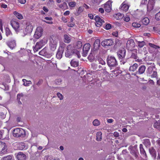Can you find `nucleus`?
Here are the masks:
<instances>
[{"instance_id": "b1692460", "label": "nucleus", "mask_w": 160, "mask_h": 160, "mask_svg": "<svg viewBox=\"0 0 160 160\" xmlns=\"http://www.w3.org/2000/svg\"><path fill=\"white\" fill-rule=\"evenodd\" d=\"M149 151L152 157L155 158L157 156V152L153 147H151L149 149Z\"/></svg>"}, {"instance_id": "a19ab883", "label": "nucleus", "mask_w": 160, "mask_h": 160, "mask_svg": "<svg viewBox=\"0 0 160 160\" xmlns=\"http://www.w3.org/2000/svg\"><path fill=\"white\" fill-rule=\"evenodd\" d=\"M82 43L81 41H78L76 43V48L77 49H80L82 47Z\"/></svg>"}, {"instance_id": "c9c22d12", "label": "nucleus", "mask_w": 160, "mask_h": 160, "mask_svg": "<svg viewBox=\"0 0 160 160\" xmlns=\"http://www.w3.org/2000/svg\"><path fill=\"white\" fill-rule=\"evenodd\" d=\"M13 14L19 19H21L23 18L22 15L16 11L14 12Z\"/></svg>"}, {"instance_id": "69168bd1", "label": "nucleus", "mask_w": 160, "mask_h": 160, "mask_svg": "<svg viewBox=\"0 0 160 160\" xmlns=\"http://www.w3.org/2000/svg\"><path fill=\"white\" fill-rule=\"evenodd\" d=\"M18 2L21 4H24L26 2V0H18Z\"/></svg>"}, {"instance_id": "f704fd0d", "label": "nucleus", "mask_w": 160, "mask_h": 160, "mask_svg": "<svg viewBox=\"0 0 160 160\" xmlns=\"http://www.w3.org/2000/svg\"><path fill=\"white\" fill-rule=\"evenodd\" d=\"M154 128L160 130V120L156 121L154 124Z\"/></svg>"}, {"instance_id": "473e14b6", "label": "nucleus", "mask_w": 160, "mask_h": 160, "mask_svg": "<svg viewBox=\"0 0 160 160\" xmlns=\"http://www.w3.org/2000/svg\"><path fill=\"white\" fill-rule=\"evenodd\" d=\"M142 22L143 24L146 25L149 22V20L148 18L145 17L142 20Z\"/></svg>"}, {"instance_id": "37998d69", "label": "nucleus", "mask_w": 160, "mask_h": 160, "mask_svg": "<svg viewBox=\"0 0 160 160\" xmlns=\"http://www.w3.org/2000/svg\"><path fill=\"white\" fill-rule=\"evenodd\" d=\"M6 35L7 36L11 35L12 33L10 29L8 28H6L5 29Z\"/></svg>"}, {"instance_id": "ddd939ff", "label": "nucleus", "mask_w": 160, "mask_h": 160, "mask_svg": "<svg viewBox=\"0 0 160 160\" xmlns=\"http://www.w3.org/2000/svg\"><path fill=\"white\" fill-rule=\"evenodd\" d=\"M129 8V6L127 2L125 1L122 3L119 8V9L126 12L128 10Z\"/></svg>"}, {"instance_id": "c85d7f7f", "label": "nucleus", "mask_w": 160, "mask_h": 160, "mask_svg": "<svg viewBox=\"0 0 160 160\" xmlns=\"http://www.w3.org/2000/svg\"><path fill=\"white\" fill-rule=\"evenodd\" d=\"M57 40L54 36L50 38V43L49 44H57Z\"/></svg>"}, {"instance_id": "052dcab7", "label": "nucleus", "mask_w": 160, "mask_h": 160, "mask_svg": "<svg viewBox=\"0 0 160 160\" xmlns=\"http://www.w3.org/2000/svg\"><path fill=\"white\" fill-rule=\"evenodd\" d=\"M157 147H158V150H160V140H158L157 142Z\"/></svg>"}, {"instance_id": "20e7f679", "label": "nucleus", "mask_w": 160, "mask_h": 160, "mask_svg": "<svg viewBox=\"0 0 160 160\" xmlns=\"http://www.w3.org/2000/svg\"><path fill=\"white\" fill-rule=\"evenodd\" d=\"M47 40L45 39H42L39 42H37L35 46L33 48V50L34 52H36L38 50L41 49L47 42Z\"/></svg>"}, {"instance_id": "393cba45", "label": "nucleus", "mask_w": 160, "mask_h": 160, "mask_svg": "<svg viewBox=\"0 0 160 160\" xmlns=\"http://www.w3.org/2000/svg\"><path fill=\"white\" fill-rule=\"evenodd\" d=\"M139 148L141 154L143 155V157L145 158H147V154L142 144H140Z\"/></svg>"}, {"instance_id": "864d4df0", "label": "nucleus", "mask_w": 160, "mask_h": 160, "mask_svg": "<svg viewBox=\"0 0 160 160\" xmlns=\"http://www.w3.org/2000/svg\"><path fill=\"white\" fill-rule=\"evenodd\" d=\"M155 19L157 20H160V12H159L155 15Z\"/></svg>"}, {"instance_id": "680f3d73", "label": "nucleus", "mask_w": 160, "mask_h": 160, "mask_svg": "<svg viewBox=\"0 0 160 160\" xmlns=\"http://www.w3.org/2000/svg\"><path fill=\"white\" fill-rule=\"evenodd\" d=\"M84 10L83 8V6L82 7H80L78 9V12H79V13L82 12Z\"/></svg>"}, {"instance_id": "c756f323", "label": "nucleus", "mask_w": 160, "mask_h": 160, "mask_svg": "<svg viewBox=\"0 0 160 160\" xmlns=\"http://www.w3.org/2000/svg\"><path fill=\"white\" fill-rule=\"evenodd\" d=\"M102 133L101 132H97L96 134V140L98 141H100L102 139Z\"/></svg>"}, {"instance_id": "774afa93", "label": "nucleus", "mask_w": 160, "mask_h": 160, "mask_svg": "<svg viewBox=\"0 0 160 160\" xmlns=\"http://www.w3.org/2000/svg\"><path fill=\"white\" fill-rule=\"evenodd\" d=\"M43 10L44 12H48V8L46 7L45 6L43 8Z\"/></svg>"}, {"instance_id": "e2e57ef3", "label": "nucleus", "mask_w": 160, "mask_h": 160, "mask_svg": "<svg viewBox=\"0 0 160 160\" xmlns=\"http://www.w3.org/2000/svg\"><path fill=\"white\" fill-rule=\"evenodd\" d=\"M124 20L126 22H128L130 20L129 17L128 16H126L124 18Z\"/></svg>"}, {"instance_id": "a211bd4d", "label": "nucleus", "mask_w": 160, "mask_h": 160, "mask_svg": "<svg viewBox=\"0 0 160 160\" xmlns=\"http://www.w3.org/2000/svg\"><path fill=\"white\" fill-rule=\"evenodd\" d=\"M155 3L154 0H149L147 4V8L148 10L151 11L153 8Z\"/></svg>"}, {"instance_id": "7c9ffc66", "label": "nucleus", "mask_w": 160, "mask_h": 160, "mask_svg": "<svg viewBox=\"0 0 160 160\" xmlns=\"http://www.w3.org/2000/svg\"><path fill=\"white\" fill-rule=\"evenodd\" d=\"M64 41L65 43H69L70 42L71 39L69 35L67 34H65L64 35Z\"/></svg>"}, {"instance_id": "bf43d9fd", "label": "nucleus", "mask_w": 160, "mask_h": 160, "mask_svg": "<svg viewBox=\"0 0 160 160\" xmlns=\"http://www.w3.org/2000/svg\"><path fill=\"white\" fill-rule=\"evenodd\" d=\"M111 28V25L110 24H108L105 26V29L107 30H109Z\"/></svg>"}, {"instance_id": "a18cd8bd", "label": "nucleus", "mask_w": 160, "mask_h": 160, "mask_svg": "<svg viewBox=\"0 0 160 160\" xmlns=\"http://www.w3.org/2000/svg\"><path fill=\"white\" fill-rule=\"evenodd\" d=\"M12 158V156L9 155L4 157L2 159H1V160H13Z\"/></svg>"}, {"instance_id": "0e129e2a", "label": "nucleus", "mask_w": 160, "mask_h": 160, "mask_svg": "<svg viewBox=\"0 0 160 160\" xmlns=\"http://www.w3.org/2000/svg\"><path fill=\"white\" fill-rule=\"evenodd\" d=\"M23 96L22 94H18L17 95V99L20 100L21 96L22 97Z\"/></svg>"}, {"instance_id": "3c124183", "label": "nucleus", "mask_w": 160, "mask_h": 160, "mask_svg": "<svg viewBox=\"0 0 160 160\" xmlns=\"http://www.w3.org/2000/svg\"><path fill=\"white\" fill-rule=\"evenodd\" d=\"M132 26L135 28H139L141 25L140 24L137 22H133L132 23Z\"/></svg>"}, {"instance_id": "423d86ee", "label": "nucleus", "mask_w": 160, "mask_h": 160, "mask_svg": "<svg viewBox=\"0 0 160 160\" xmlns=\"http://www.w3.org/2000/svg\"><path fill=\"white\" fill-rule=\"evenodd\" d=\"M65 44L64 43L61 44L59 47L58 50L56 55V57L58 59H60L62 57V54L64 51Z\"/></svg>"}, {"instance_id": "5701e85b", "label": "nucleus", "mask_w": 160, "mask_h": 160, "mask_svg": "<svg viewBox=\"0 0 160 160\" xmlns=\"http://www.w3.org/2000/svg\"><path fill=\"white\" fill-rule=\"evenodd\" d=\"M100 44V40L99 39H96L93 44V48L95 50H96L99 48Z\"/></svg>"}, {"instance_id": "f03ea898", "label": "nucleus", "mask_w": 160, "mask_h": 160, "mask_svg": "<svg viewBox=\"0 0 160 160\" xmlns=\"http://www.w3.org/2000/svg\"><path fill=\"white\" fill-rule=\"evenodd\" d=\"M13 134L15 137L23 138L26 136V132L22 128H16L13 130Z\"/></svg>"}, {"instance_id": "2f4dec72", "label": "nucleus", "mask_w": 160, "mask_h": 160, "mask_svg": "<svg viewBox=\"0 0 160 160\" xmlns=\"http://www.w3.org/2000/svg\"><path fill=\"white\" fill-rule=\"evenodd\" d=\"M138 57L137 50H133V52L132 53L131 58L134 59H136Z\"/></svg>"}, {"instance_id": "ea45409f", "label": "nucleus", "mask_w": 160, "mask_h": 160, "mask_svg": "<svg viewBox=\"0 0 160 160\" xmlns=\"http://www.w3.org/2000/svg\"><path fill=\"white\" fill-rule=\"evenodd\" d=\"M130 60V58H122V60H119L121 62V64H124L126 62H128Z\"/></svg>"}, {"instance_id": "a878e982", "label": "nucleus", "mask_w": 160, "mask_h": 160, "mask_svg": "<svg viewBox=\"0 0 160 160\" xmlns=\"http://www.w3.org/2000/svg\"><path fill=\"white\" fill-rule=\"evenodd\" d=\"M146 67L144 65L141 66L138 68V71H137V73L138 72L139 74H143L145 71Z\"/></svg>"}, {"instance_id": "7ed1b4c3", "label": "nucleus", "mask_w": 160, "mask_h": 160, "mask_svg": "<svg viewBox=\"0 0 160 160\" xmlns=\"http://www.w3.org/2000/svg\"><path fill=\"white\" fill-rule=\"evenodd\" d=\"M107 61V64L109 67H114L118 65V62L115 57L113 56H108Z\"/></svg>"}, {"instance_id": "72a5a7b5", "label": "nucleus", "mask_w": 160, "mask_h": 160, "mask_svg": "<svg viewBox=\"0 0 160 160\" xmlns=\"http://www.w3.org/2000/svg\"><path fill=\"white\" fill-rule=\"evenodd\" d=\"M70 64L73 67H77L78 66V62L75 61L73 60H72L70 62Z\"/></svg>"}, {"instance_id": "338daca9", "label": "nucleus", "mask_w": 160, "mask_h": 160, "mask_svg": "<svg viewBox=\"0 0 160 160\" xmlns=\"http://www.w3.org/2000/svg\"><path fill=\"white\" fill-rule=\"evenodd\" d=\"M1 7L4 8H7V5L4 4H2L1 5Z\"/></svg>"}, {"instance_id": "bb28decb", "label": "nucleus", "mask_w": 160, "mask_h": 160, "mask_svg": "<svg viewBox=\"0 0 160 160\" xmlns=\"http://www.w3.org/2000/svg\"><path fill=\"white\" fill-rule=\"evenodd\" d=\"M148 45L151 48H152L155 49H156L160 48V47L156 45H155L151 43H149ZM151 48H150L149 52L151 53H152L153 52L152 50H151Z\"/></svg>"}, {"instance_id": "603ef678", "label": "nucleus", "mask_w": 160, "mask_h": 160, "mask_svg": "<svg viewBox=\"0 0 160 160\" xmlns=\"http://www.w3.org/2000/svg\"><path fill=\"white\" fill-rule=\"evenodd\" d=\"M123 17V15H122L121 13H117L116 14L115 17L117 19H119L122 18Z\"/></svg>"}, {"instance_id": "2eb2a0df", "label": "nucleus", "mask_w": 160, "mask_h": 160, "mask_svg": "<svg viewBox=\"0 0 160 160\" xmlns=\"http://www.w3.org/2000/svg\"><path fill=\"white\" fill-rule=\"evenodd\" d=\"M7 150V147L4 142H0V154L5 153Z\"/></svg>"}, {"instance_id": "79ce46f5", "label": "nucleus", "mask_w": 160, "mask_h": 160, "mask_svg": "<svg viewBox=\"0 0 160 160\" xmlns=\"http://www.w3.org/2000/svg\"><path fill=\"white\" fill-rule=\"evenodd\" d=\"M155 68L154 65L150 66L148 67V73L149 74H151L153 70V68Z\"/></svg>"}, {"instance_id": "f3484780", "label": "nucleus", "mask_w": 160, "mask_h": 160, "mask_svg": "<svg viewBox=\"0 0 160 160\" xmlns=\"http://www.w3.org/2000/svg\"><path fill=\"white\" fill-rule=\"evenodd\" d=\"M112 2L111 1L109 0L105 4L104 8L105 11L107 12H110L111 10V4Z\"/></svg>"}, {"instance_id": "1a4fd4ad", "label": "nucleus", "mask_w": 160, "mask_h": 160, "mask_svg": "<svg viewBox=\"0 0 160 160\" xmlns=\"http://www.w3.org/2000/svg\"><path fill=\"white\" fill-rule=\"evenodd\" d=\"M43 29L41 27L37 28L34 35V37L36 39H39L42 35Z\"/></svg>"}, {"instance_id": "09e8293b", "label": "nucleus", "mask_w": 160, "mask_h": 160, "mask_svg": "<svg viewBox=\"0 0 160 160\" xmlns=\"http://www.w3.org/2000/svg\"><path fill=\"white\" fill-rule=\"evenodd\" d=\"M50 49L53 51H54L57 47V44H49Z\"/></svg>"}, {"instance_id": "6e6d98bb", "label": "nucleus", "mask_w": 160, "mask_h": 160, "mask_svg": "<svg viewBox=\"0 0 160 160\" xmlns=\"http://www.w3.org/2000/svg\"><path fill=\"white\" fill-rule=\"evenodd\" d=\"M148 0H142L141 2L140 6L146 5L147 3Z\"/></svg>"}, {"instance_id": "aec40b11", "label": "nucleus", "mask_w": 160, "mask_h": 160, "mask_svg": "<svg viewBox=\"0 0 160 160\" xmlns=\"http://www.w3.org/2000/svg\"><path fill=\"white\" fill-rule=\"evenodd\" d=\"M18 148L20 150H26L28 148V146L25 145L23 142L18 143L17 145Z\"/></svg>"}, {"instance_id": "c03bdc74", "label": "nucleus", "mask_w": 160, "mask_h": 160, "mask_svg": "<svg viewBox=\"0 0 160 160\" xmlns=\"http://www.w3.org/2000/svg\"><path fill=\"white\" fill-rule=\"evenodd\" d=\"M88 59L90 62H92L94 59V57L92 53H91L88 56Z\"/></svg>"}, {"instance_id": "13d9d810", "label": "nucleus", "mask_w": 160, "mask_h": 160, "mask_svg": "<svg viewBox=\"0 0 160 160\" xmlns=\"http://www.w3.org/2000/svg\"><path fill=\"white\" fill-rule=\"evenodd\" d=\"M98 61L99 63H101L102 65L105 64V62L102 58L98 59Z\"/></svg>"}, {"instance_id": "8fccbe9b", "label": "nucleus", "mask_w": 160, "mask_h": 160, "mask_svg": "<svg viewBox=\"0 0 160 160\" xmlns=\"http://www.w3.org/2000/svg\"><path fill=\"white\" fill-rule=\"evenodd\" d=\"M6 113H4L2 112H0V118L3 119L6 117Z\"/></svg>"}, {"instance_id": "39448f33", "label": "nucleus", "mask_w": 160, "mask_h": 160, "mask_svg": "<svg viewBox=\"0 0 160 160\" xmlns=\"http://www.w3.org/2000/svg\"><path fill=\"white\" fill-rule=\"evenodd\" d=\"M11 25L17 32H19L22 30L19 27V23L15 20L11 21Z\"/></svg>"}, {"instance_id": "412c9836", "label": "nucleus", "mask_w": 160, "mask_h": 160, "mask_svg": "<svg viewBox=\"0 0 160 160\" xmlns=\"http://www.w3.org/2000/svg\"><path fill=\"white\" fill-rule=\"evenodd\" d=\"M7 44L8 46L12 49H13L16 46V41L14 40L8 41Z\"/></svg>"}, {"instance_id": "de8ad7c7", "label": "nucleus", "mask_w": 160, "mask_h": 160, "mask_svg": "<svg viewBox=\"0 0 160 160\" xmlns=\"http://www.w3.org/2000/svg\"><path fill=\"white\" fill-rule=\"evenodd\" d=\"M157 73L156 71H154L153 72V73L151 75V77L152 78H155L158 79L157 77Z\"/></svg>"}, {"instance_id": "58836bf2", "label": "nucleus", "mask_w": 160, "mask_h": 160, "mask_svg": "<svg viewBox=\"0 0 160 160\" xmlns=\"http://www.w3.org/2000/svg\"><path fill=\"white\" fill-rule=\"evenodd\" d=\"M22 81L24 82L23 85L25 86H29L30 84L32 83L30 81H28L25 79H23Z\"/></svg>"}, {"instance_id": "4d7b16f0", "label": "nucleus", "mask_w": 160, "mask_h": 160, "mask_svg": "<svg viewBox=\"0 0 160 160\" xmlns=\"http://www.w3.org/2000/svg\"><path fill=\"white\" fill-rule=\"evenodd\" d=\"M57 95L58 97L59 98L60 100H62L63 99V96L59 92L57 93Z\"/></svg>"}, {"instance_id": "4c0bfd02", "label": "nucleus", "mask_w": 160, "mask_h": 160, "mask_svg": "<svg viewBox=\"0 0 160 160\" xmlns=\"http://www.w3.org/2000/svg\"><path fill=\"white\" fill-rule=\"evenodd\" d=\"M136 42H137L138 45L140 48H142L144 45H145V42L144 41H137Z\"/></svg>"}, {"instance_id": "f8f14e48", "label": "nucleus", "mask_w": 160, "mask_h": 160, "mask_svg": "<svg viewBox=\"0 0 160 160\" xmlns=\"http://www.w3.org/2000/svg\"><path fill=\"white\" fill-rule=\"evenodd\" d=\"M90 44L88 43H86L84 45L83 48V56L86 57L87 56L88 52L90 49Z\"/></svg>"}, {"instance_id": "6e6552de", "label": "nucleus", "mask_w": 160, "mask_h": 160, "mask_svg": "<svg viewBox=\"0 0 160 160\" xmlns=\"http://www.w3.org/2000/svg\"><path fill=\"white\" fill-rule=\"evenodd\" d=\"M129 149H130V153L136 158H137L138 157V154L137 145H136L133 147H130Z\"/></svg>"}, {"instance_id": "f257e3e1", "label": "nucleus", "mask_w": 160, "mask_h": 160, "mask_svg": "<svg viewBox=\"0 0 160 160\" xmlns=\"http://www.w3.org/2000/svg\"><path fill=\"white\" fill-rule=\"evenodd\" d=\"M78 51L75 49L71 45H68L67 47V50L65 52V56L66 57L71 58L75 53H77Z\"/></svg>"}, {"instance_id": "9d476101", "label": "nucleus", "mask_w": 160, "mask_h": 160, "mask_svg": "<svg viewBox=\"0 0 160 160\" xmlns=\"http://www.w3.org/2000/svg\"><path fill=\"white\" fill-rule=\"evenodd\" d=\"M126 51L124 49L122 48L119 50L117 52V55L119 60H122V58H125L126 55Z\"/></svg>"}, {"instance_id": "dca6fc26", "label": "nucleus", "mask_w": 160, "mask_h": 160, "mask_svg": "<svg viewBox=\"0 0 160 160\" xmlns=\"http://www.w3.org/2000/svg\"><path fill=\"white\" fill-rule=\"evenodd\" d=\"M135 43L132 39H130L128 41L126 44V47L129 50H131L134 47Z\"/></svg>"}, {"instance_id": "0eeeda50", "label": "nucleus", "mask_w": 160, "mask_h": 160, "mask_svg": "<svg viewBox=\"0 0 160 160\" xmlns=\"http://www.w3.org/2000/svg\"><path fill=\"white\" fill-rule=\"evenodd\" d=\"M33 27L31 24L29 22H27L26 24V28L24 31H23L24 36L27 34L28 33L31 32L32 30Z\"/></svg>"}, {"instance_id": "e433bc0d", "label": "nucleus", "mask_w": 160, "mask_h": 160, "mask_svg": "<svg viewBox=\"0 0 160 160\" xmlns=\"http://www.w3.org/2000/svg\"><path fill=\"white\" fill-rule=\"evenodd\" d=\"M143 143L146 147H149L151 145L150 140L148 139H144Z\"/></svg>"}, {"instance_id": "4be33fe9", "label": "nucleus", "mask_w": 160, "mask_h": 160, "mask_svg": "<svg viewBox=\"0 0 160 160\" xmlns=\"http://www.w3.org/2000/svg\"><path fill=\"white\" fill-rule=\"evenodd\" d=\"M17 158L18 160H25L26 156L22 152H20L18 153L17 155Z\"/></svg>"}, {"instance_id": "6ab92c4d", "label": "nucleus", "mask_w": 160, "mask_h": 160, "mask_svg": "<svg viewBox=\"0 0 160 160\" xmlns=\"http://www.w3.org/2000/svg\"><path fill=\"white\" fill-rule=\"evenodd\" d=\"M39 54L41 55L44 56L46 57H51V55L50 54H48L46 48H44L42 50L39 52Z\"/></svg>"}, {"instance_id": "5fc2aeb1", "label": "nucleus", "mask_w": 160, "mask_h": 160, "mask_svg": "<svg viewBox=\"0 0 160 160\" xmlns=\"http://www.w3.org/2000/svg\"><path fill=\"white\" fill-rule=\"evenodd\" d=\"M69 5L71 7H74L76 5V3L74 2H70L69 3Z\"/></svg>"}, {"instance_id": "cd10ccee", "label": "nucleus", "mask_w": 160, "mask_h": 160, "mask_svg": "<svg viewBox=\"0 0 160 160\" xmlns=\"http://www.w3.org/2000/svg\"><path fill=\"white\" fill-rule=\"evenodd\" d=\"M138 66V65L135 63L134 64L132 65L130 67L129 70L130 72H134L136 71Z\"/></svg>"}, {"instance_id": "4468645a", "label": "nucleus", "mask_w": 160, "mask_h": 160, "mask_svg": "<svg viewBox=\"0 0 160 160\" xmlns=\"http://www.w3.org/2000/svg\"><path fill=\"white\" fill-rule=\"evenodd\" d=\"M94 19L96 22L95 25L98 27L101 26L102 25V22H104V20L101 19L98 16H96Z\"/></svg>"}, {"instance_id": "49530a36", "label": "nucleus", "mask_w": 160, "mask_h": 160, "mask_svg": "<svg viewBox=\"0 0 160 160\" xmlns=\"http://www.w3.org/2000/svg\"><path fill=\"white\" fill-rule=\"evenodd\" d=\"M93 124L94 126H98L100 124V121L98 119H95L93 122Z\"/></svg>"}, {"instance_id": "9b49d317", "label": "nucleus", "mask_w": 160, "mask_h": 160, "mask_svg": "<svg viewBox=\"0 0 160 160\" xmlns=\"http://www.w3.org/2000/svg\"><path fill=\"white\" fill-rule=\"evenodd\" d=\"M114 42L113 39H105L102 41L101 43V44L103 46H110L113 45Z\"/></svg>"}]
</instances>
